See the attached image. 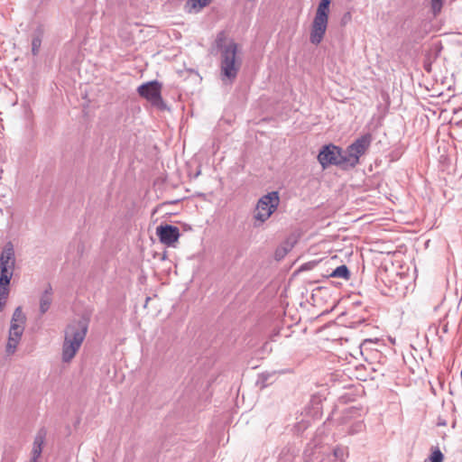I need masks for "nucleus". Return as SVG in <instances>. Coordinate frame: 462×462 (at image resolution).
<instances>
[{
    "instance_id": "obj_17",
    "label": "nucleus",
    "mask_w": 462,
    "mask_h": 462,
    "mask_svg": "<svg viewBox=\"0 0 462 462\" xmlns=\"http://www.w3.org/2000/svg\"><path fill=\"white\" fill-rule=\"evenodd\" d=\"M444 456L439 448H436L431 451L430 457L425 462H443Z\"/></svg>"
},
{
    "instance_id": "obj_21",
    "label": "nucleus",
    "mask_w": 462,
    "mask_h": 462,
    "mask_svg": "<svg viewBox=\"0 0 462 462\" xmlns=\"http://www.w3.org/2000/svg\"><path fill=\"white\" fill-rule=\"evenodd\" d=\"M5 302H6V300H0V311L3 310V309H4L5 305Z\"/></svg>"
},
{
    "instance_id": "obj_8",
    "label": "nucleus",
    "mask_w": 462,
    "mask_h": 462,
    "mask_svg": "<svg viewBox=\"0 0 462 462\" xmlns=\"http://www.w3.org/2000/svg\"><path fill=\"white\" fill-rule=\"evenodd\" d=\"M15 265V254L12 242H7L0 254V282L10 283Z\"/></svg>"
},
{
    "instance_id": "obj_10",
    "label": "nucleus",
    "mask_w": 462,
    "mask_h": 462,
    "mask_svg": "<svg viewBox=\"0 0 462 462\" xmlns=\"http://www.w3.org/2000/svg\"><path fill=\"white\" fill-rule=\"evenodd\" d=\"M24 322L25 316L23 313L22 308L17 307L12 316L9 336L14 337L15 338H21L24 330Z\"/></svg>"
},
{
    "instance_id": "obj_7",
    "label": "nucleus",
    "mask_w": 462,
    "mask_h": 462,
    "mask_svg": "<svg viewBox=\"0 0 462 462\" xmlns=\"http://www.w3.org/2000/svg\"><path fill=\"white\" fill-rule=\"evenodd\" d=\"M162 85L158 80H151L140 85L137 93L140 97L147 99L153 106L163 110L167 107L162 97Z\"/></svg>"
},
{
    "instance_id": "obj_15",
    "label": "nucleus",
    "mask_w": 462,
    "mask_h": 462,
    "mask_svg": "<svg viewBox=\"0 0 462 462\" xmlns=\"http://www.w3.org/2000/svg\"><path fill=\"white\" fill-rule=\"evenodd\" d=\"M329 277L348 280L350 278V271L346 265L342 264L334 269L329 274Z\"/></svg>"
},
{
    "instance_id": "obj_12",
    "label": "nucleus",
    "mask_w": 462,
    "mask_h": 462,
    "mask_svg": "<svg viewBox=\"0 0 462 462\" xmlns=\"http://www.w3.org/2000/svg\"><path fill=\"white\" fill-rule=\"evenodd\" d=\"M51 302H52V287L51 284H48L40 299V312H41V314H44L49 310Z\"/></svg>"
},
{
    "instance_id": "obj_20",
    "label": "nucleus",
    "mask_w": 462,
    "mask_h": 462,
    "mask_svg": "<svg viewBox=\"0 0 462 462\" xmlns=\"http://www.w3.org/2000/svg\"><path fill=\"white\" fill-rule=\"evenodd\" d=\"M443 1L444 0H431V9L434 15L438 14L440 12L443 5Z\"/></svg>"
},
{
    "instance_id": "obj_4",
    "label": "nucleus",
    "mask_w": 462,
    "mask_h": 462,
    "mask_svg": "<svg viewBox=\"0 0 462 462\" xmlns=\"http://www.w3.org/2000/svg\"><path fill=\"white\" fill-rule=\"evenodd\" d=\"M318 161L323 169L329 165L347 168L344 150L332 143L321 147L318 154Z\"/></svg>"
},
{
    "instance_id": "obj_14",
    "label": "nucleus",
    "mask_w": 462,
    "mask_h": 462,
    "mask_svg": "<svg viewBox=\"0 0 462 462\" xmlns=\"http://www.w3.org/2000/svg\"><path fill=\"white\" fill-rule=\"evenodd\" d=\"M43 38V29L39 26L37 29L33 32L32 35V53L36 56L38 55L42 42Z\"/></svg>"
},
{
    "instance_id": "obj_24",
    "label": "nucleus",
    "mask_w": 462,
    "mask_h": 462,
    "mask_svg": "<svg viewBox=\"0 0 462 462\" xmlns=\"http://www.w3.org/2000/svg\"><path fill=\"white\" fill-rule=\"evenodd\" d=\"M439 425H445V422L443 421H440V423H439Z\"/></svg>"
},
{
    "instance_id": "obj_19",
    "label": "nucleus",
    "mask_w": 462,
    "mask_h": 462,
    "mask_svg": "<svg viewBox=\"0 0 462 462\" xmlns=\"http://www.w3.org/2000/svg\"><path fill=\"white\" fill-rule=\"evenodd\" d=\"M212 0H189L193 8L199 7V9L207 6Z\"/></svg>"
},
{
    "instance_id": "obj_1",
    "label": "nucleus",
    "mask_w": 462,
    "mask_h": 462,
    "mask_svg": "<svg viewBox=\"0 0 462 462\" xmlns=\"http://www.w3.org/2000/svg\"><path fill=\"white\" fill-rule=\"evenodd\" d=\"M219 52L220 79L224 84L235 81L241 67V60L236 57L238 45L233 41L225 42V34L219 32L215 40Z\"/></svg>"
},
{
    "instance_id": "obj_22",
    "label": "nucleus",
    "mask_w": 462,
    "mask_h": 462,
    "mask_svg": "<svg viewBox=\"0 0 462 462\" xmlns=\"http://www.w3.org/2000/svg\"><path fill=\"white\" fill-rule=\"evenodd\" d=\"M334 454H335V456H336V457H339L340 455H342V451H341V450H339V449H336V450L334 451Z\"/></svg>"
},
{
    "instance_id": "obj_18",
    "label": "nucleus",
    "mask_w": 462,
    "mask_h": 462,
    "mask_svg": "<svg viewBox=\"0 0 462 462\" xmlns=\"http://www.w3.org/2000/svg\"><path fill=\"white\" fill-rule=\"evenodd\" d=\"M9 285L8 282H0V300H6L9 295Z\"/></svg>"
},
{
    "instance_id": "obj_23",
    "label": "nucleus",
    "mask_w": 462,
    "mask_h": 462,
    "mask_svg": "<svg viewBox=\"0 0 462 462\" xmlns=\"http://www.w3.org/2000/svg\"><path fill=\"white\" fill-rule=\"evenodd\" d=\"M310 264V263L303 264L301 266V270H308V269H310V267H309Z\"/></svg>"
},
{
    "instance_id": "obj_2",
    "label": "nucleus",
    "mask_w": 462,
    "mask_h": 462,
    "mask_svg": "<svg viewBox=\"0 0 462 462\" xmlns=\"http://www.w3.org/2000/svg\"><path fill=\"white\" fill-rule=\"evenodd\" d=\"M89 320L82 317L70 321L64 330L61 358L64 363L70 362L79 350L88 330Z\"/></svg>"
},
{
    "instance_id": "obj_5",
    "label": "nucleus",
    "mask_w": 462,
    "mask_h": 462,
    "mask_svg": "<svg viewBox=\"0 0 462 462\" xmlns=\"http://www.w3.org/2000/svg\"><path fill=\"white\" fill-rule=\"evenodd\" d=\"M279 203L280 197L278 191L268 192L258 200L254 217L261 223L265 222L277 209Z\"/></svg>"
},
{
    "instance_id": "obj_25",
    "label": "nucleus",
    "mask_w": 462,
    "mask_h": 462,
    "mask_svg": "<svg viewBox=\"0 0 462 462\" xmlns=\"http://www.w3.org/2000/svg\"><path fill=\"white\" fill-rule=\"evenodd\" d=\"M439 425H445V422L443 421H440V423H439Z\"/></svg>"
},
{
    "instance_id": "obj_11",
    "label": "nucleus",
    "mask_w": 462,
    "mask_h": 462,
    "mask_svg": "<svg viewBox=\"0 0 462 462\" xmlns=\"http://www.w3.org/2000/svg\"><path fill=\"white\" fill-rule=\"evenodd\" d=\"M47 436V430L44 428H41L33 440V446L32 450V458L30 462H38V458L41 457L42 452V447Z\"/></svg>"
},
{
    "instance_id": "obj_9",
    "label": "nucleus",
    "mask_w": 462,
    "mask_h": 462,
    "mask_svg": "<svg viewBox=\"0 0 462 462\" xmlns=\"http://www.w3.org/2000/svg\"><path fill=\"white\" fill-rule=\"evenodd\" d=\"M156 235L162 244L171 246L178 241L180 233L179 227L165 224L156 227Z\"/></svg>"
},
{
    "instance_id": "obj_13",
    "label": "nucleus",
    "mask_w": 462,
    "mask_h": 462,
    "mask_svg": "<svg viewBox=\"0 0 462 462\" xmlns=\"http://www.w3.org/2000/svg\"><path fill=\"white\" fill-rule=\"evenodd\" d=\"M277 371H266L258 375L256 385H258L260 388H265L269 384H272L276 377H277Z\"/></svg>"
},
{
    "instance_id": "obj_16",
    "label": "nucleus",
    "mask_w": 462,
    "mask_h": 462,
    "mask_svg": "<svg viewBox=\"0 0 462 462\" xmlns=\"http://www.w3.org/2000/svg\"><path fill=\"white\" fill-rule=\"evenodd\" d=\"M20 339L21 338H15L14 337L12 336L8 337V341L5 348L7 355H13L15 352L17 346L20 342Z\"/></svg>"
},
{
    "instance_id": "obj_6",
    "label": "nucleus",
    "mask_w": 462,
    "mask_h": 462,
    "mask_svg": "<svg viewBox=\"0 0 462 462\" xmlns=\"http://www.w3.org/2000/svg\"><path fill=\"white\" fill-rule=\"evenodd\" d=\"M371 142V134H365L357 138L344 151L347 167L354 168L359 163V158L365 153Z\"/></svg>"
},
{
    "instance_id": "obj_3",
    "label": "nucleus",
    "mask_w": 462,
    "mask_h": 462,
    "mask_svg": "<svg viewBox=\"0 0 462 462\" xmlns=\"http://www.w3.org/2000/svg\"><path fill=\"white\" fill-rule=\"evenodd\" d=\"M331 0H320L314 15L310 34V42L319 44L326 33L328 23V14Z\"/></svg>"
}]
</instances>
